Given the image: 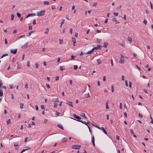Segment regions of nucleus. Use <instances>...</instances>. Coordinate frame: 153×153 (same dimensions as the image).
I'll use <instances>...</instances> for the list:
<instances>
[{
  "mask_svg": "<svg viewBox=\"0 0 153 153\" xmlns=\"http://www.w3.org/2000/svg\"><path fill=\"white\" fill-rule=\"evenodd\" d=\"M45 10H42L38 12L37 13V16H43L45 14Z\"/></svg>",
  "mask_w": 153,
  "mask_h": 153,
  "instance_id": "1",
  "label": "nucleus"
},
{
  "mask_svg": "<svg viewBox=\"0 0 153 153\" xmlns=\"http://www.w3.org/2000/svg\"><path fill=\"white\" fill-rule=\"evenodd\" d=\"M81 147L80 145H73L72 147V148L74 149H80Z\"/></svg>",
  "mask_w": 153,
  "mask_h": 153,
  "instance_id": "2",
  "label": "nucleus"
},
{
  "mask_svg": "<svg viewBox=\"0 0 153 153\" xmlns=\"http://www.w3.org/2000/svg\"><path fill=\"white\" fill-rule=\"evenodd\" d=\"M119 62L121 63H124V57L122 54H121L120 60Z\"/></svg>",
  "mask_w": 153,
  "mask_h": 153,
  "instance_id": "3",
  "label": "nucleus"
},
{
  "mask_svg": "<svg viewBox=\"0 0 153 153\" xmlns=\"http://www.w3.org/2000/svg\"><path fill=\"white\" fill-rule=\"evenodd\" d=\"M101 47L102 46H100V45H97V47H94L93 49L94 50L95 49H101Z\"/></svg>",
  "mask_w": 153,
  "mask_h": 153,
  "instance_id": "4",
  "label": "nucleus"
},
{
  "mask_svg": "<svg viewBox=\"0 0 153 153\" xmlns=\"http://www.w3.org/2000/svg\"><path fill=\"white\" fill-rule=\"evenodd\" d=\"M17 49H11L10 50V52L12 53L13 54H16L17 52Z\"/></svg>",
  "mask_w": 153,
  "mask_h": 153,
  "instance_id": "5",
  "label": "nucleus"
},
{
  "mask_svg": "<svg viewBox=\"0 0 153 153\" xmlns=\"http://www.w3.org/2000/svg\"><path fill=\"white\" fill-rule=\"evenodd\" d=\"M73 116L75 118H76L78 120H79L81 119V118L79 116H77L76 114H74L73 115Z\"/></svg>",
  "mask_w": 153,
  "mask_h": 153,
  "instance_id": "6",
  "label": "nucleus"
},
{
  "mask_svg": "<svg viewBox=\"0 0 153 153\" xmlns=\"http://www.w3.org/2000/svg\"><path fill=\"white\" fill-rule=\"evenodd\" d=\"M52 101L53 102H59V100L58 98H54L52 99Z\"/></svg>",
  "mask_w": 153,
  "mask_h": 153,
  "instance_id": "7",
  "label": "nucleus"
},
{
  "mask_svg": "<svg viewBox=\"0 0 153 153\" xmlns=\"http://www.w3.org/2000/svg\"><path fill=\"white\" fill-rule=\"evenodd\" d=\"M72 102L68 101L66 102V104L70 105L72 107H73V105H72Z\"/></svg>",
  "mask_w": 153,
  "mask_h": 153,
  "instance_id": "8",
  "label": "nucleus"
},
{
  "mask_svg": "<svg viewBox=\"0 0 153 153\" xmlns=\"http://www.w3.org/2000/svg\"><path fill=\"white\" fill-rule=\"evenodd\" d=\"M112 21H115L116 24L119 23V22L117 20L116 18L114 16H113Z\"/></svg>",
  "mask_w": 153,
  "mask_h": 153,
  "instance_id": "9",
  "label": "nucleus"
},
{
  "mask_svg": "<svg viewBox=\"0 0 153 153\" xmlns=\"http://www.w3.org/2000/svg\"><path fill=\"white\" fill-rule=\"evenodd\" d=\"M27 45H28L27 43H26L24 45H23L22 46V48L23 49H25V48H26L27 47Z\"/></svg>",
  "mask_w": 153,
  "mask_h": 153,
  "instance_id": "10",
  "label": "nucleus"
},
{
  "mask_svg": "<svg viewBox=\"0 0 153 153\" xmlns=\"http://www.w3.org/2000/svg\"><path fill=\"white\" fill-rule=\"evenodd\" d=\"M35 15H36V14H33V13L29 14H28V15L26 17V18H27L28 17H30V16H35Z\"/></svg>",
  "mask_w": 153,
  "mask_h": 153,
  "instance_id": "11",
  "label": "nucleus"
},
{
  "mask_svg": "<svg viewBox=\"0 0 153 153\" xmlns=\"http://www.w3.org/2000/svg\"><path fill=\"white\" fill-rule=\"evenodd\" d=\"M57 126L59 127L61 129L63 130L64 129L63 128L61 124H58Z\"/></svg>",
  "mask_w": 153,
  "mask_h": 153,
  "instance_id": "12",
  "label": "nucleus"
},
{
  "mask_svg": "<svg viewBox=\"0 0 153 153\" xmlns=\"http://www.w3.org/2000/svg\"><path fill=\"white\" fill-rule=\"evenodd\" d=\"M80 116L85 119H87V117L85 116V114L84 113H82L80 115Z\"/></svg>",
  "mask_w": 153,
  "mask_h": 153,
  "instance_id": "13",
  "label": "nucleus"
},
{
  "mask_svg": "<svg viewBox=\"0 0 153 153\" xmlns=\"http://www.w3.org/2000/svg\"><path fill=\"white\" fill-rule=\"evenodd\" d=\"M102 130L103 131V132L106 135L107 134V132L103 127H102Z\"/></svg>",
  "mask_w": 153,
  "mask_h": 153,
  "instance_id": "14",
  "label": "nucleus"
},
{
  "mask_svg": "<svg viewBox=\"0 0 153 153\" xmlns=\"http://www.w3.org/2000/svg\"><path fill=\"white\" fill-rule=\"evenodd\" d=\"M93 51L94 50L92 49L91 50L88 51L87 53V54H91L92 53Z\"/></svg>",
  "mask_w": 153,
  "mask_h": 153,
  "instance_id": "15",
  "label": "nucleus"
},
{
  "mask_svg": "<svg viewBox=\"0 0 153 153\" xmlns=\"http://www.w3.org/2000/svg\"><path fill=\"white\" fill-rule=\"evenodd\" d=\"M101 39H99L98 38L97 39V42L99 43H101Z\"/></svg>",
  "mask_w": 153,
  "mask_h": 153,
  "instance_id": "16",
  "label": "nucleus"
},
{
  "mask_svg": "<svg viewBox=\"0 0 153 153\" xmlns=\"http://www.w3.org/2000/svg\"><path fill=\"white\" fill-rule=\"evenodd\" d=\"M90 97V96H89V93H88L86 94H85V98H88V97Z\"/></svg>",
  "mask_w": 153,
  "mask_h": 153,
  "instance_id": "17",
  "label": "nucleus"
},
{
  "mask_svg": "<svg viewBox=\"0 0 153 153\" xmlns=\"http://www.w3.org/2000/svg\"><path fill=\"white\" fill-rule=\"evenodd\" d=\"M97 62L98 64H101L102 63L100 59H97Z\"/></svg>",
  "mask_w": 153,
  "mask_h": 153,
  "instance_id": "18",
  "label": "nucleus"
},
{
  "mask_svg": "<svg viewBox=\"0 0 153 153\" xmlns=\"http://www.w3.org/2000/svg\"><path fill=\"white\" fill-rule=\"evenodd\" d=\"M108 101L106 103V108L107 109H109V107L108 106Z\"/></svg>",
  "mask_w": 153,
  "mask_h": 153,
  "instance_id": "19",
  "label": "nucleus"
},
{
  "mask_svg": "<svg viewBox=\"0 0 153 153\" xmlns=\"http://www.w3.org/2000/svg\"><path fill=\"white\" fill-rule=\"evenodd\" d=\"M72 41L73 43H76V39L73 37H72Z\"/></svg>",
  "mask_w": 153,
  "mask_h": 153,
  "instance_id": "20",
  "label": "nucleus"
},
{
  "mask_svg": "<svg viewBox=\"0 0 153 153\" xmlns=\"http://www.w3.org/2000/svg\"><path fill=\"white\" fill-rule=\"evenodd\" d=\"M49 31V29L48 28H47L46 29V30L45 32V34H48V33Z\"/></svg>",
  "mask_w": 153,
  "mask_h": 153,
  "instance_id": "21",
  "label": "nucleus"
},
{
  "mask_svg": "<svg viewBox=\"0 0 153 153\" xmlns=\"http://www.w3.org/2000/svg\"><path fill=\"white\" fill-rule=\"evenodd\" d=\"M13 145H14V146H17L18 145V142H14L13 143Z\"/></svg>",
  "mask_w": 153,
  "mask_h": 153,
  "instance_id": "22",
  "label": "nucleus"
},
{
  "mask_svg": "<svg viewBox=\"0 0 153 153\" xmlns=\"http://www.w3.org/2000/svg\"><path fill=\"white\" fill-rule=\"evenodd\" d=\"M108 44V43H106V42H105L104 43V45H103V47L105 48H106Z\"/></svg>",
  "mask_w": 153,
  "mask_h": 153,
  "instance_id": "23",
  "label": "nucleus"
},
{
  "mask_svg": "<svg viewBox=\"0 0 153 153\" xmlns=\"http://www.w3.org/2000/svg\"><path fill=\"white\" fill-rule=\"evenodd\" d=\"M3 95L2 91L1 89H0V97L2 96Z\"/></svg>",
  "mask_w": 153,
  "mask_h": 153,
  "instance_id": "24",
  "label": "nucleus"
},
{
  "mask_svg": "<svg viewBox=\"0 0 153 153\" xmlns=\"http://www.w3.org/2000/svg\"><path fill=\"white\" fill-rule=\"evenodd\" d=\"M44 4L45 5L49 4V3L48 1H44Z\"/></svg>",
  "mask_w": 153,
  "mask_h": 153,
  "instance_id": "25",
  "label": "nucleus"
},
{
  "mask_svg": "<svg viewBox=\"0 0 153 153\" xmlns=\"http://www.w3.org/2000/svg\"><path fill=\"white\" fill-rule=\"evenodd\" d=\"M67 140V139L66 137H64L63 138L62 141L63 142H65Z\"/></svg>",
  "mask_w": 153,
  "mask_h": 153,
  "instance_id": "26",
  "label": "nucleus"
},
{
  "mask_svg": "<svg viewBox=\"0 0 153 153\" xmlns=\"http://www.w3.org/2000/svg\"><path fill=\"white\" fill-rule=\"evenodd\" d=\"M92 143H94V136H93L92 137Z\"/></svg>",
  "mask_w": 153,
  "mask_h": 153,
  "instance_id": "27",
  "label": "nucleus"
},
{
  "mask_svg": "<svg viewBox=\"0 0 153 153\" xmlns=\"http://www.w3.org/2000/svg\"><path fill=\"white\" fill-rule=\"evenodd\" d=\"M128 40L130 42H131V41H132V39L131 38V37H128Z\"/></svg>",
  "mask_w": 153,
  "mask_h": 153,
  "instance_id": "28",
  "label": "nucleus"
},
{
  "mask_svg": "<svg viewBox=\"0 0 153 153\" xmlns=\"http://www.w3.org/2000/svg\"><path fill=\"white\" fill-rule=\"evenodd\" d=\"M74 69L75 70H76L78 68V66L76 65H74Z\"/></svg>",
  "mask_w": 153,
  "mask_h": 153,
  "instance_id": "29",
  "label": "nucleus"
},
{
  "mask_svg": "<svg viewBox=\"0 0 153 153\" xmlns=\"http://www.w3.org/2000/svg\"><path fill=\"white\" fill-rule=\"evenodd\" d=\"M3 83L1 80H0V87L1 88L3 85Z\"/></svg>",
  "mask_w": 153,
  "mask_h": 153,
  "instance_id": "30",
  "label": "nucleus"
},
{
  "mask_svg": "<svg viewBox=\"0 0 153 153\" xmlns=\"http://www.w3.org/2000/svg\"><path fill=\"white\" fill-rule=\"evenodd\" d=\"M23 103H22V104L21 103V104H20V108H21V109L23 108Z\"/></svg>",
  "mask_w": 153,
  "mask_h": 153,
  "instance_id": "31",
  "label": "nucleus"
},
{
  "mask_svg": "<svg viewBox=\"0 0 153 153\" xmlns=\"http://www.w3.org/2000/svg\"><path fill=\"white\" fill-rule=\"evenodd\" d=\"M35 31H31L28 34V36H30L32 33H33Z\"/></svg>",
  "mask_w": 153,
  "mask_h": 153,
  "instance_id": "32",
  "label": "nucleus"
},
{
  "mask_svg": "<svg viewBox=\"0 0 153 153\" xmlns=\"http://www.w3.org/2000/svg\"><path fill=\"white\" fill-rule=\"evenodd\" d=\"M120 109H122V102L120 103Z\"/></svg>",
  "mask_w": 153,
  "mask_h": 153,
  "instance_id": "33",
  "label": "nucleus"
},
{
  "mask_svg": "<svg viewBox=\"0 0 153 153\" xmlns=\"http://www.w3.org/2000/svg\"><path fill=\"white\" fill-rule=\"evenodd\" d=\"M14 15L13 14H11V19L12 20H13L14 19Z\"/></svg>",
  "mask_w": 153,
  "mask_h": 153,
  "instance_id": "34",
  "label": "nucleus"
},
{
  "mask_svg": "<svg viewBox=\"0 0 153 153\" xmlns=\"http://www.w3.org/2000/svg\"><path fill=\"white\" fill-rule=\"evenodd\" d=\"M150 118H151V123L153 124V119H152V117L151 116V115H150Z\"/></svg>",
  "mask_w": 153,
  "mask_h": 153,
  "instance_id": "35",
  "label": "nucleus"
},
{
  "mask_svg": "<svg viewBox=\"0 0 153 153\" xmlns=\"http://www.w3.org/2000/svg\"><path fill=\"white\" fill-rule=\"evenodd\" d=\"M16 14L17 15L18 17L19 18L21 16V15L19 13H17Z\"/></svg>",
  "mask_w": 153,
  "mask_h": 153,
  "instance_id": "36",
  "label": "nucleus"
},
{
  "mask_svg": "<svg viewBox=\"0 0 153 153\" xmlns=\"http://www.w3.org/2000/svg\"><path fill=\"white\" fill-rule=\"evenodd\" d=\"M150 6H151V9H153V5H152V2L151 1H150Z\"/></svg>",
  "mask_w": 153,
  "mask_h": 153,
  "instance_id": "37",
  "label": "nucleus"
},
{
  "mask_svg": "<svg viewBox=\"0 0 153 153\" xmlns=\"http://www.w3.org/2000/svg\"><path fill=\"white\" fill-rule=\"evenodd\" d=\"M41 108L42 109H43V110L45 109V106L44 105H41Z\"/></svg>",
  "mask_w": 153,
  "mask_h": 153,
  "instance_id": "38",
  "label": "nucleus"
},
{
  "mask_svg": "<svg viewBox=\"0 0 153 153\" xmlns=\"http://www.w3.org/2000/svg\"><path fill=\"white\" fill-rule=\"evenodd\" d=\"M54 108H57V104L56 103H54Z\"/></svg>",
  "mask_w": 153,
  "mask_h": 153,
  "instance_id": "39",
  "label": "nucleus"
},
{
  "mask_svg": "<svg viewBox=\"0 0 153 153\" xmlns=\"http://www.w3.org/2000/svg\"><path fill=\"white\" fill-rule=\"evenodd\" d=\"M143 23L145 24V25H146L147 24V21L144 19V21L143 22Z\"/></svg>",
  "mask_w": 153,
  "mask_h": 153,
  "instance_id": "40",
  "label": "nucleus"
},
{
  "mask_svg": "<svg viewBox=\"0 0 153 153\" xmlns=\"http://www.w3.org/2000/svg\"><path fill=\"white\" fill-rule=\"evenodd\" d=\"M114 91V86L112 85L111 86V91L113 92Z\"/></svg>",
  "mask_w": 153,
  "mask_h": 153,
  "instance_id": "41",
  "label": "nucleus"
},
{
  "mask_svg": "<svg viewBox=\"0 0 153 153\" xmlns=\"http://www.w3.org/2000/svg\"><path fill=\"white\" fill-rule=\"evenodd\" d=\"M59 76H56V77L55 80L56 81H57V80H59Z\"/></svg>",
  "mask_w": 153,
  "mask_h": 153,
  "instance_id": "42",
  "label": "nucleus"
},
{
  "mask_svg": "<svg viewBox=\"0 0 153 153\" xmlns=\"http://www.w3.org/2000/svg\"><path fill=\"white\" fill-rule=\"evenodd\" d=\"M27 67H30V61H27Z\"/></svg>",
  "mask_w": 153,
  "mask_h": 153,
  "instance_id": "43",
  "label": "nucleus"
},
{
  "mask_svg": "<svg viewBox=\"0 0 153 153\" xmlns=\"http://www.w3.org/2000/svg\"><path fill=\"white\" fill-rule=\"evenodd\" d=\"M52 9L53 10L55 9V6L54 5H53L52 6Z\"/></svg>",
  "mask_w": 153,
  "mask_h": 153,
  "instance_id": "44",
  "label": "nucleus"
},
{
  "mask_svg": "<svg viewBox=\"0 0 153 153\" xmlns=\"http://www.w3.org/2000/svg\"><path fill=\"white\" fill-rule=\"evenodd\" d=\"M70 33L72 34V29L71 28H70Z\"/></svg>",
  "mask_w": 153,
  "mask_h": 153,
  "instance_id": "45",
  "label": "nucleus"
},
{
  "mask_svg": "<svg viewBox=\"0 0 153 153\" xmlns=\"http://www.w3.org/2000/svg\"><path fill=\"white\" fill-rule=\"evenodd\" d=\"M129 86L131 88L132 87L131 82H129Z\"/></svg>",
  "mask_w": 153,
  "mask_h": 153,
  "instance_id": "46",
  "label": "nucleus"
},
{
  "mask_svg": "<svg viewBox=\"0 0 153 153\" xmlns=\"http://www.w3.org/2000/svg\"><path fill=\"white\" fill-rule=\"evenodd\" d=\"M97 3H94L93 4V6H96L97 4Z\"/></svg>",
  "mask_w": 153,
  "mask_h": 153,
  "instance_id": "47",
  "label": "nucleus"
},
{
  "mask_svg": "<svg viewBox=\"0 0 153 153\" xmlns=\"http://www.w3.org/2000/svg\"><path fill=\"white\" fill-rule=\"evenodd\" d=\"M32 28V27L31 26H29V30H31Z\"/></svg>",
  "mask_w": 153,
  "mask_h": 153,
  "instance_id": "48",
  "label": "nucleus"
},
{
  "mask_svg": "<svg viewBox=\"0 0 153 153\" xmlns=\"http://www.w3.org/2000/svg\"><path fill=\"white\" fill-rule=\"evenodd\" d=\"M122 81L124 80V76L123 75H122Z\"/></svg>",
  "mask_w": 153,
  "mask_h": 153,
  "instance_id": "49",
  "label": "nucleus"
},
{
  "mask_svg": "<svg viewBox=\"0 0 153 153\" xmlns=\"http://www.w3.org/2000/svg\"><path fill=\"white\" fill-rule=\"evenodd\" d=\"M88 122H86L85 121H83V122L82 123L85 124L87 126L88 125L87 124H88Z\"/></svg>",
  "mask_w": 153,
  "mask_h": 153,
  "instance_id": "50",
  "label": "nucleus"
},
{
  "mask_svg": "<svg viewBox=\"0 0 153 153\" xmlns=\"http://www.w3.org/2000/svg\"><path fill=\"white\" fill-rule=\"evenodd\" d=\"M87 126L88 128L89 132H90V133H91V131L90 127L88 125H87Z\"/></svg>",
  "mask_w": 153,
  "mask_h": 153,
  "instance_id": "51",
  "label": "nucleus"
},
{
  "mask_svg": "<svg viewBox=\"0 0 153 153\" xmlns=\"http://www.w3.org/2000/svg\"><path fill=\"white\" fill-rule=\"evenodd\" d=\"M6 123L7 124H8L10 123V119H8L6 121Z\"/></svg>",
  "mask_w": 153,
  "mask_h": 153,
  "instance_id": "52",
  "label": "nucleus"
},
{
  "mask_svg": "<svg viewBox=\"0 0 153 153\" xmlns=\"http://www.w3.org/2000/svg\"><path fill=\"white\" fill-rule=\"evenodd\" d=\"M33 25H35V24H36V20L35 19H34L33 20Z\"/></svg>",
  "mask_w": 153,
  "mask_h": 153,
  "instance_id": "53",
  "label": "nucleus"
},
{
  "mask_svg": "<svg viewBox=\"0 0 153 153\" xmlns=\"http://www.w3.org/2000/svg\"><path fill=\"white\" fill-rule=\"evenodd\" d=\"M3 55V56L5 57V56H8V54L6 53V54H4Z\"/></svg>",
  "mask_w": 153,
  "mask_h": 153,
  "instance_id": "54",
  "label": "nucleus"
},
{
  "mask_svg": "<svg viewBox=\"0 0 153 153\" xmlns=\"http://www.w3.org/2000/svg\"><path fill=\"white\" fill-rule=\"evenodd\" d=\"M35 106L36 110V111H38V106L37 105H36Z\"/></svg>",
  "mask_w": 153,
  "mask_h": 153,
  "instance_id": "55",
  "label": "nucleus"
},
{
  "mask_svg": "<svg viewBox=\"0 0 153 153\" xmlns=\"http://www.w3.org/2000/svg\"><path fill=\"white\" fill-rule=\"evenodd\" d=\"M125 84H126V87H127L128 86V83L127 81L126 80L125 81Z\"/></svg>",
  "mask_w": 153,
  "mask_h": 153,
  "instance_id": "56",
  "label": "nucleus"
},
{
  "mask_svg": "<svg viewBox=\"0 0 153 153\" xmlns=\"http://www.w3.org/2000/svg\"><path fill=\"white\" fill-rule=\"evenodd\" d=\"M108 19H106L104 21L105 23H107L108 22Z\"/></svg>",
  "mask_w": 153,
  "mask_h": 153,
  "instance_id": "57",
  "label": "nucleus"
},
{
  "mask_svg": "<svg viewBox=\"0 0 153 153\" xmlns=\"http://www.w3.org/2000/svg\"><path fill=\"white\" fill-rule=\"evenodd\" d=\"M65 20L64 19H62L61 23V24H62L64 23Z\"/></svg>",
  "mask_w": 153,
  "mask_h": 153,
  "instance_id": "58",
  "label": "nucleus"
},
{
  "mask_svg": "<svg viewBox=\"0 0 153 153\" xmlns=\"http://www.w3.org/2000/svg\"><path fill=\"white\" fill-rule=\"evenodd\" d=\"M114 15H115L116 16H117L118 15V13H114Z\"/></svg>",
  "mask_w": 153,
  "mask_h": 153,
  "instance_id": "59",
  "label": "nucleus"
},
{
  "mask_svg": "<svg viewBox=\"0 0 153 153\" xmlns=\"http://www.w3.org/2000/svg\"><path fill=\"white\" fill-rule=\"evenodd\" d=\"M78 34L77 33H76L75 35V36L76 37H78Z\"/></svg>",
  "mask_w": 153,
  "mask_h": 153,
  "instance_id": "60",
  "label": "nucleus"
},
{
  "mask_svg": "<svg viewBox=\"0 0 153 153\" xmlns=\"http://www.w3.org/2000/svg\"><path fill=\"white\" fill-rule=\"evenodd\" d=\"M130 132L131 134H133L134 133L132 129H130Z\"/></svg>",
  "mask_w": 153,
  "mask_h": 153,
  "instance_id": "61",
  "label": "nucleus"
},
{
  "mask_svg": "<svg viewBox=\"0 0 153 153\" xmlns=\"http://www.w3.org/2000/svg\"><path fill=\"white\" fill-rule=\"evenodd\" d=\"M116 139L118 140L120 139V137L118 136H116Z\"/></svg>",
  "mask_w": 153,
  "mask_h": 153,
  "instance_id": "62",
  "label": "nucleus"
},
{
  "mask_svg": "<svg viewBox=\"0 0 153 153\" xmlns=\"http://www.w3.org/2000/svg\"><path fill=\"white\" fill-rule=\"evenodd\" d=\"M139 116L140 117H142V118L143 117V115L142 114H140V113H139Z\"/></svg>",
  "mask_w": 153,
  "mask_h": 153,
  "instance_id": "63",
  "label": "nucleus"
},
{
  "mask_svg": "<svg viewBox=\"0 0 153 153\" xmlns=\"http://www.w3.org/2000/svg\"><path fill=\"white\" fill-rule=\"evenodd\" d=\"M60 70L62 71L63 70V67L62 66H60Z\"/></svg>",
  "mask_w": 153,
  "mask_h": 153,
  "instance_id": "64",
  "label": "nucleus"
}]
</instances>
